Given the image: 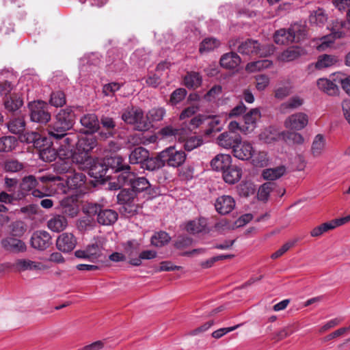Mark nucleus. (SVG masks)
<instances>
[{
    "mask_svg": "<svg viewBox=\"0 0 350 350\" xmlns=\"http://www.w3.org/2000/svg\"><path fill=\"white\" fill-rule=\"evenodd\" d=\"M272 65V62L269 59H261L250 62L246 65L245 70L250 72L259 71L262 69L268 68Z\"/></svg>",
    "mask_w": 350,
    "mask_h": 350,
    "instance_id": "45",
    "label": "nucleus"
},
{
    "mask_svg": "<svg viewBox=\"0 0 350 350\" xmlns=\"http://www.w3.org/2000/svg\"><path fill=\"white\" fill-rule=\"evenodd\" d=\"M100 122L102 126L107 130V133H105V137H109L112 136L116 126L113 118L107 116H103Z\"/></svg>",
    "mask_w": 350,
    "mask_h": 350,
    "instance_id": "58",
    "label": "nucleus"
},
{
    "mask_svg": "<svg viewBox=\"0 0 350 350\" xmlns=\"http://www.w3.org/2000/svg\"><path fill=\"white\" fill-rule=\"evenodd\" d=\"M291 34V42H299L306 36V27L304 25L295 23L288 28Z\"/></svg>",
    "mask_w": 350,
    "mask_h": 350,
    "instance_id": "32",
    "label": "nucleus"
},
{
    "mask_svg": "<svg viewBox=\"0 0 350 350\" xmlns=\"http://www.w3.org/2000/svg\"><path fill=\"white\" fill-rule=\"evenodd\" d=\"M51 243V237L50 234L44 230L34 232L31 238V246L39 250H46Z\"/></svg>",
    "mask_w": 350,
    "mask_h": 350,
    "instance_id": "11",
    "label": "nucleus"
},
{
    "mask_svg": "<svg viewBox=\"0 0 350 350\" xmlns=\"http://www.w3.org/2000/svg\"><path fill=\"white\" fill-rule=\"evenodd\" d=\"M274 183L271 182H267L262 185L258 191L257 196L258 200L261 201H266L269 196L270 192L273 190Z\"/></svg>",
    "mask_w": 350,
    "mask_h": 350,
    "instance_id": "59",
    "label": "nucleus"
},
{
    "mask_svg": "<svg viewBox=\"0 0 350 350\" xmlns=\"http://www.w3.org/2000/svg\"><path fill=\"white\" fill-rule=\"evenodd\" d=\"M303 50L299 47H289L280 55V59L284 62H291L297 59L303 54Z\"/></svg>",
    "mask_w": 350,
    "mask_h": 350,
    "instance_id": "36",
    "label": "nucleus"
},
{
    "mask_svg": "<svg viewBox=\"0 0 350 350\" xmlns=\"http://www.w3.org/2000/svg\"><path fill=\"white\" fill-rule=\"evenodd\" d=\"M71 129L72 127L56 117L55 121L47 129V132L50 137L59 140Z\"/></svg>",
    "mask_w": 350,
    "mask_h": 350,
    "instance_id": "14",
    "label": "nucleus"
},
{
    "mask_svg": "<svg viewBox=\"0 0 350 350\" xmlns=\"http://www.w3.org/2000/svg\"><path fill=\"white\" fill-rule=\"evenodd\" d=\"M309 21L311 24L321 27L325 25L327 22V16L323 9L318 8L317 10L311 12L309 17Z\"/></svg>",
    "mask_w": 350,
    "mask_h": 350,
    "instance_id": "37",
    "label": "nucleus"
},
{
    "mask_svg": "<svg viewBox=\"0 0 350 350\" xmlns=\"http://www.w3.org/2000/svg\"><path fill=\"white\" fill-rule=\"evenodd\" d=\"M55 170L57 174L64 176L59 178V180H65L68 174H70L75 170L71 167L70 163L66 161L56 163Z\"/></svg>",
    "mask_w": 350,
    "mask_h": 350,
    "instance_id": "56",
    "label": "nucleus"
},
{
    "mask_svg": "<svg viewBox=\"0 0 350 350\" xmlns=\"http://www.w3.org/2000/svg\"><path fill=\"white\" fill-rule=\"evenodd\" d=\"M68 222L66 218L60 215H56L52 217L47 222L48 228L56 232L63 231L67 226Z\"/></svg>",
    "mask_w": 350,
    "mask_h": 350,
    "instance_id": "28",
    "label": "nucleus"
},
{
    "mask_svg": "<svg viewBox=\"0 0 350 350\" xmlns=\"http://www.w3.org/2000/svg\"><path fill=\"white\" fill-rule=\"evenodd\" d=\"M18 142L15 137L5 136L0 138V152H10L15 148Z\"/></svg>",
    "mask_w": 350,
    "mask_h": 350,
    "instance_id": "50",
    "label": "nucleus"
},
{
    "mask_svg": "<svg viewBox=\"0 0 350 350\" xmlns=\"http://www.w3.org/2000/svg\"><path fill=\"white\" fill-rule=\"evenodd\" d=\"M103 250V247L100 242L96 241L95 243L88 245L86 247L88 258L92 261L98 259L102 256Z\"/></svg>",
    "mask_w": 350,
    "mask_h": 350,
    "instance_id": "38",
    "label": "nucleus"
},
{
    "mask_svg": "<svg viewBox=\"0 0 350 350\" xmlns=\"http://www.w3.org/2000/svg\"><path fill=\"white\" fill-rule=\"evenodd\" d=\"M165 114V111L163 107L153 108L147 113L146 120L151 124V122H158L163 120Z\"/></svg>",
    "mask_w": 350,
    "mask_h": 350,
    "instance_id": "57",
    "label": "nucleus"
},
{
    "mask_svg": "<svg viewBox=\"0 0 350 350\" xmlns=\"http://www.w3.org/2000/svg\"><path fill=\"white\" fill-rule=\"evenodd\" d=\"M240 63V57L234 52L225 53L220 59V65L226 69H234L239 66Z\"/></svg>",
    "mask_w": 350,
    "mask_h": 350,
    "instance_id": "25",
    "label": "nucleus"
},
{
    "mask_svg": "<svg viewBox=\"0 0 350 350\" xmlns=\"http://www.w3.org/2000/svg\"><path fill=\"white\" fill-rule=\"evenodd\" d=\"M157 252L154 250H144L139 254L137 258L129 260V264L135 267H139L142 264V260H151L157 257Z\"/></svg>",
    "mask_w": 350,
    "mask_h": 350,
    "instance_id": "43",
    "label": "nucleus"
},
{
    "mask_svg": "<svg viewBox=\"0 0 350 350\" xmlns=\"http://www.w3.org/2000/svg\"><path fill=\"white\" fill-rule=\"evenodd\" d=\"M121 118L126 124L134 125L138 131H147L152 126L144 118L143 111L139 108L127 107L123 111Z\"/></svg>",
    "mask_w": 350,
    "mask_h": 350,
    "instance_id": "2",
    "label": "nucleus"
},
{
    "mask_svg": "<svg viewBox=\"0 0 350 350\" xmlns=\"http://www.w3.org/2000/svg\"><path fill=\"white\" fill-rule=\"evenodd\" d=\"M170 239V235L167 232L159 231L151 237V244L155 247H161L167 244Z\"/></svg>",
    "mask_w": 350,
    "mask_h": 350,
    "instance_id": "46",
    "label": "nucleus"
},
{
    "mask_svg": "<svg viewBox=\"0 0 350 350\" xmlns=\"http://www.w3.org/2000/svg\"><path fill=\"white\" fill-rule=\"evenodd\" d=\"M161 157L163 159L165 165L178 167L185 163L187 155L182 150H177L175 146H170L161 152Z\"/></svg>",
    "mask_w": 350,
    "mask_h": 350,
    "instance_id": "3",
    "label": "nucleus"
},
{
    "mask_svg": "<svg viewBox=\"0 0 350 350\" xmlns=\"http://www.w3.org/2000/svg\"><path fill=\"white\" fill-rule=\"evenodd\" d=\"M149 154V151L143 147L135 148L129 155V163L132 165L139 164L142 168Z\"/></svg>",
    "mask_w": 350,
    "mask_h": 350,
    "instance_id": "20",
    "label": "nucleus"
},
{
    "mask_svg": "<svg viewBox=\"0 0 350 350\" xmlns=\"http://www.w3.org/2000/svg\"><path fill=\"white\" fill-rule=\"evenodd\" d=\"M56 117L72 128L75 122V114L72 107L61 109Z\"/></svg>",
    "mask_w": 350,
    "mask_h": 350,
    "instance_id": "35",
    "label": "nucleus"
},
{
    "mask_svg": "<svg viewBox=\"0 0 350 350\" xmlns=\"http://www.w3.org/2000/svg\"><path fill=\"white\" fill-rule=\"evenodd\" d=\"M107 167L114 172L115 175L111 178V180L116 176L122 173L123 172L130 171L131 167L124 162V159L120 155H114L105 160Z\"/></svg>",
    "mask_w": 350,
    "mask_h": 350,
    "instance_id": "7",
    "label": "nucleus"
},
{
    "mask_svg": "<svg viewBox=\"0 0 350 350\" xmlns=\"http://www.w3.org/2000/svg\"><path fill=\"white\" fill-rule=\"evenodd\" d=\"M224 180L230 185L237 183L241 178V169L236 165H230L222 172Z\"/></svg>",
    "mask_w": 350,
    "mask_h": 350,
    "instance_id": "22",
    "label": "nucleus"
},
{
    "mask_svg": "<svg viewBox=\"0 0 350 350\" xmlns=\"http://www.w3.org/2000/svg\"><path fill=\"white\" fill-rule=\"evenodd\" d=\"M260 112L256 108L251 109L248 113H247L244 116L243 118L245 124V128L247 132H249L254 129V128L255 127L256 122L260 118Z\"/></svg>",
    "mask_w": 350,
    "mask_h": 350,
    "instance_id": "33",
    "label": "nucleus"
},
{
    "mask_svg": "<svg viewBox=\"0 0 350 350\" xmlns=\"http://www.w3.org/2000/svg\"><path fill=\"white\" fill-rule=\"evenodd\" d=\"M65 180L69 189H75L84 185L86 176L83 173L74 170L70 174H68Z\"/></svg>",
    "mask_w": 350,
    "mask_h": 350,
    "instance_id": "23",
    "label": "nucleus"
},
{
    "mask_svg": "<svg viewBox=\"0 0 350 350\" xmlns=\"http://www.w3.org/2000/svg\"><path fill=\"white\" fill-rule=\"evenodd\" d=\"M124 186H129L135 193H137L148 189L150 184L145 177H138L131 171L123 172L109 183L110 190H118Z\"/></svg>",
    "mask_w": 350,
    "mask_h": 350,
    "instance_id": "1",
    "label": "nucleus"
},
{
    "mask_svg": "<svg viewBox=\"0 0 350 350\" xmlns=\"http://www.w3.org/2000/svg\"><path fill=\"white\" fill-rule=\"evenodd\" d=\"M318 88L329 95H333L336 93L338 87L330 80L327 79H320L317 81Z\"/></svg>",
    "mask_w": 350,
    "mask_h": 350,
    "instance_id": "49",
    "label": "nucleus"
},
{
    "mask_svg": "<svg viewBox=\"0 0 350 350\" xmlns=\"http://www.w3.org/2000/svg\"><path fill=\"white\" fill-rule=\"evenodd\" d=\"M96 144V141L92 135L83 136L80 138L78 137L77 142V148L79 151L85 152V156L88 152L92 150Z\"/></svg>",
    "mask_w": 350,
    "mask_h": 350,
    "instance_id": "29",
    "label": "nucleus"
},
{
    "mask_svg": "<svg viewBox=\"0 0 350 350\" xmlns=\"http://www.w3.org/2000/svg\"><path fill=\"white\" fill-rule=\"evenodd\" d=\"M325 147V139L322 134L317 135L312 142L311 152L315 157H319L323 152Z\"/></svg>",
    "mask_w": 350,
    "mask_h": 350,
    "instance_id": "34",
    "label": "nucleus"
},
{
    "mask_svg": "<svg viewBox=\"0 0 350 350\" xmlns=\"http://www.w3.org/2000/svg\"><path fill=\"white\" fill-rule=\"evenodd\" d=\"M9 131L14 134H20L25 131V121L23 117L12 119L8 123Z\"/></svg>",
    "mask_w": 350,
    "mask_h": 350,
    "instance_id": "42",
    "label": "nucleus"
},
{
    "mask_svg": "<svg viewBox=\"0 0 350 350\" xmlns=\"http://www.w3.org/2000/svg\"><path fill=\"white\" fill-rule=\"evenodd\" d=\"M165 166L163 159L161 157V152L156 157H150L146 159L142 169L148 171H156Z\"/></svg>",
    "mask_w": 350,
    "mask_h": 350,
    "instance_id": "31",
    "label": "nucleus"
},
{
    "mask_svg": "<svg viewBox=\"0 0 350 350\" xmlns=\"http://www.w3.org/2000/svg\"><path fill=\"white\" fill-rule=\"evenodd\" d=\"M348 23L347 20L346 21L338 19L333 21L330 25V30L333 37L334 38H342L345 35V31L350 29V25Z\"/></svg>",
    "mask_w": 350,
    "mask_h": 350,
    "instance_id": "26",
    "label": "nucleus"
},
{
    "mask_svg": "<svg viewBox=\"0 0 350 350\" xmlns=\"http://www.w3.org/2000/svg\"><path fill=\"white\" fill-rule=\"evenodd\" d=\"M278 137V131L271 127L265 129L259 135V139L267 144L271 143L272 142L276 140Z\"/></svg>",
    "mask_w": 350,
    "mask_h": 350,
    "instance_id": "54",
    "label": "nucleus"
},
{
    "mask_svg": "<svg viewBox=\"0 0 350 350\" xmlns=\"http://www.w3.org/2000/svg\"><path fill=\"white\" fill-rule=\"evenodd\" d=\"M291 34L289 29H280L274 34V41L278 44H288L291 43Z\"/></svg>",
    "mask_w": 350,
    "mask_h": 350,
    "instance_id": "52",
    "label": "nucleus"
},
{
    "mask_svg": "<svg viewBox=\"0 0 350 350\" xmlns=\"http://www.w3.org/2000/svg\"><path fill=\"white\" fill-rule=\"evenodd\" d=\"M203 143V140L201 137L192 136L187 138L184 143V148L187 151H191L193 149L200 146Z\"/></svg>",
    "mask_w": 350,
    "mask_h": 350,
    "instance_id": "61",
    "label": "nucleus"
},
{
    "mask_svg": "<svg viewBox=\"0 0 350 350\" xmlns=\"http://www.w3.org/2000/svg\"><path fill=\"white\" fill-rule=\"evenodd\" d=\"M1 245L5 251L12 253H21L27 250V246L22 240L11 235L3 239Z\"/></svg>",
    "mask_w": 350,
    "mask_h": 350,
    "instance_id": "10",
    "label": "nucleus"
},
{
    "mask_svg": "<svg viewBox=\"0 0 350 350\" xmlns=\"http://www.w3.org/2000/svg\"><path fill=\"white\" fill-rule=\"evenodd\" d=\"M337 62V58L331 55H322L318 58L315 64V68L319 70L329 68L334 65Z\"/></svg>",
    "mask_w": 350,
    "mask_h": 350,
    "instance_id": "41",
    "label": "nucleus"
},
{
    "mask_svg": "<svg viewBox=\"0 0 350 350\" xmlns=\"http://www.w3.org/2000/svg\"><path fill=\"white\" fill-rule=\"evenodd\" d=\"M185 230L188 233L193 235L200 233L207 234L210 232L207 219L205 217H199L188 221L185 224Z\"/></svg>",
    "mask_w": 350,
    "mask_h": 350,
    "instance_id": "8",
    "label": "nucleus"
},
{
    "mask_svg": "<svg viewBox=\"0 0 350 350\" xmlns=\"http://www.w3.org/2000/svg\"><path fill=\"white\" fill-rule=\"evenodd\" d=\"M77 245V239L72 233L64 232L57 239V248L64 253L72 251Z\"/></svg>",
    "mask_w": 350,
    "mask_h": 350,
    "instance_id": "12",
    "label": "nucleus"
},
{
    "mask_svg": "<svg viewBox=\"0 0 350 350\" xmlns=\"http://www.w3.org/2000/svg\"><path fill=\"white\" fill-rule=\"evenodd\" d=\"M285 172L286 168L284 166L282 165L265 170L262 172V176L266 180H274L280 178Z\"/></svg>",
    "mask_w": 350,
    "mask_h": 350,
    "instance_id": "40",
    "label": "nucleus"
},
{
    "mask_svg": "<svg viewBox=\"0 0 350 350\" xmlns=\"http://www.w3.org/2000/svg\"><path fill=\"white\" fill-rule=\"evenodd\" d=\"M202 79L198 72H191L184 78L185 85L189 88H196L202 83Z\"/></svg>",
    "mask_w": 350,
    "mask_h": 350,
    "instance_id": "44",
    "label": "nucleus"
},
{
    "mask_svg": "<svg viewBox=\"0 0 350 350\" xmlns=\"http://www.w3.org/2000/svg\"><path fill=\"white\" fill-rule=\"evenodd\" d=\"M215 206L218 213L226 215L234 209L235 201L230 196H222L217 199Z\"/></svg>",
    "mask_w": 350,
    "mask_h": 350,
    "instance_id": "18",
    "label": "nucleus"
},
{
    "mask_svg": "<svg viewBox=\"0 0 350 350\" xmlns=\"http://www.w3.org/2000/svg\"><path fill=\"white\" fill-rule=\"evenodd\" d=\"M117 198L119 204L128 206L129 213L137 211V206L134 204L135 194L132 189H122Z\"/></svg>",
    "mask_w": 350,
    "mask_h": 350,
    "instance_id": "17",
    "label": "nucleus"
},
{
    "mask_svg": "<svg viewBox=\"0 0 350 350\" xmlns=\"http://www.w3.org/2000/svg\"><path fill=\"white\" fill-rule=\"evenodd\" d=\"M232 163V157L228 154H218L211 161L212 169L223 172Z\"/></svg>",
    "mask_w": 350,
    "mask_h": 350,
    "instance_id": "19",
    "label": "nucleus"
},
{
    "mask_svg": "<svg viewBox=\"0 0 350 350\" xmlns=\"http://www.w3.org/2000/svg\"><path fill=\"white\" fill-rule=\"evenodd\" d=\"M118 217V215L116 211L102 208L97 217V221L101 225L109 226L115 223Z\"/></svg>",
    "mask_w": 350,
    "mask_h": 350,
    "instance_id": "24",
    "label": "nucleus"
},
{
    "mask_svg": "<svg viewBox=\"0 0 350 350\" xmlns=\"http://www.w3.org/2000/svg\"><path fill=\"white\" fill-rule=\"evenodd\" d=\"M237 51L243 55H257L262 57H265L270 53V49L260 45L258 41L254 40H247L239 43Z\"/></svg>",
    "mask_w": 350,
    "mask_h": 350,
    "instance_id": "5",
    "label": "nucleus"
},
{
    "mask_svg": "<svg viewBox=\"0 0 350 350\" xmlns=\"http://www.w3.org/2000/svg\"><path fill=\"white\" fill-rule=\"evenodd\" d=\"M304 104V99L300 96H295L289 98L287 101L283 103L280 106L282 112H286L290 109H295Z\"/></svg>",
    "mask_w": 350,
    "mask_h": 350,
    "instance_id": "48",
    "label": "nucleus"
},
{
    "mask_svg": "<svg viewBox=\"0 0 350 350\" xmlns=\"http://www.w3.org/2000/svg\"><path fill=\"white\" fill-rule=\"evenodd\" d=\"M295 332L293 324H289L276 332L273 337L277 341L283 340Z\"/></svg>",
    "mask_w": 350,
    "mask_h": 350,
    "instance_id": "64",
    "label": "nucleus"
},
{
    "mask_svg": "<svg viewBox=\"0 0 350 350\" xmlns=\"http://www.w3.org/2000/svg\"><path fill=\"white\" fill-rule=\"evenodd\" d=\"M40 157L45 162H51L56 159V152L53 148L49 146L40 147Z\"/></svg>",
    "mask_w": 350,
    "mask_h": 350,
    "instance_id": "62",
    "label": "nucleus"
},
{
    "mask_svg": "<svg viewBox=\"0 0 350 350\" xmlns=\"http://www.w3.org/2000/svg\"><path fill=\"white\" fill-rule=\"evenodd\" d=\"M10 235L14 237H22L27 231V226L22 221H16L10 225Z\"/></svg>",
    "mask_w": 350,
    "mask_h": 350,
    "instance_id": "51",
    "label": "nucleus"
},
{
    "mask_svg": "<svg viewBox=\"0 0 350 350\" xmlns=\"http://www.w3.org/2000/svg\"><path fill=\"white\" fill-rule=\"evenodd\" d=\"M38 181L35 176L29 175L25 176L20 184L19 190L16 193V198L21 200L25 197L29 191H32L34 197L42 198L44 196V193L38 189H36Z\"/></svg>",
    "mask_w": 350,
    "mask_h": 350,
    "instance_id": "6",
    "label": "nucleus"
},
{
    "mask_svg": "<svg viewBox=\"0 0 350 350\" xmlns=\"http://www.w3.org/2000/svg\"><path fill=\"white\" fill-rule=\"evenodd\" d=\"M308 123V116L302 112L295 113L288 116L285 122L286 128L299 131L305 128Z\"/></svg>",
    "mask_w": 350,
    "mask_h": 350,
    "instance_id": "9",
    "label": "nucleus"
},
{
    "mask_svg": "<svg viewBox=\"0 0 350 350\" xmlns=\"http://www.w3.org/2000/svg\"><path fill=\"white\" fill-rule=\"evenodd\" d=\"M141 242L136 239L129 240L124 243H123L122 245L125 252V255L126 256H128L129 260H131V258H137V254L140 253L139 251L141 248Z\"/></svg>",
    "mask_w": 350,
    "mask_h": 350,
    "instance_id": "27",
    "label": "nucleus"
},
{
    "mask_svg": "<svg viewBox=\"0 0 350 350\" xmlns=\"http://www.w3.org/2000/svg\"><path fill=\"white\" fill-rule=\"evenodd\" d=\"M30 118L33 122L46 124L51 120L48 105L43 101H34L29 104Z\"/></svg>",
    "mask_w": 350,
    "mask_h": 350,
    "instance_id": "4",
    "label": "nucleus"
},
{
    "mask_svg": "<svg viewBox=\"0 0 350 350\" xmlns=\"http://www.w3.org/2000/svg\"><path fill=\"white\" fill-rule=\"evenodd\" d=\"M109 172V168L107 167L105 161L94 162L89 170V174L97 180H105L108 178L111 180V174Z\"/></svg>",
    "mask_w": 350,
    "mask_h": 350,
    "instance_id": "13",
    "label": "nucleus"
},
{
    "mask_svg": "<svg viewBox=\"0 0 350 350\" xmlns=\"http://www.w3.org/2000/svg\"><path fill=\"white\" fill-rule=\"evenodd\" d=\"M50 103L55 107H62L66 103L65 94L59 90L53 92L51 95Z\"/></svg>",
    "mask_w": 350,
    "mask_h": 350,
    "instance_id": "60",
    "label": "nucleus"
},
{
    "mask_svg": "<svg viewBox=\"0 0 350 350\" xmlns=\"http://www.w3.org/2000/svg\"><path fill=\"white\" fill-rule=\"evenodd\" d=\"M13 267L17 271L22 272L27 270H41L44 266L41 262L29 259H18L14 263Z\"/></svg>",
    "mask_w": 350,
    "mask_h": 350,
    "instance_id": "21",
    "label": "nucleus"
},
{
    "mask_svg": "<svg viewBox=\"0 0 350 350\" xmlns=\"http://www.w3.org/2000/svg\"><path fill=\"white\" fill-rule=\"evenodd\" d=\"M21 141L25 142L27 144H33L34 146L41 147L42 142L46 140L45 137H41V135L37 132H27L25 133L21 137Z\"/></svg>",
    "mask_w": 350,
    "mask_h": 350,
    "instance_id": "47",
    "label": "nucleus"
},
{
    "mask_svg": "<svg viewBox=\"0 0 350 350\" xmlns=\"http://www.w3.org/2000/svg\"><path fill=\"white\" fill-rule=\"evenodd\" d=\"M103 206L97 203L86 202L83 205V211L89 216L98 215Z\"/></svg>",
    "mask_w": 350,
    "mask_h": 350,
    "instance_id": "63",
    "label": "nucleus"
},
{
    "mask_svg": "<svg viewBox=\"0 0 350 350\" xmlns=\"http://www.w3.org/2000/svg\"><path fill=\"white\" fill-rule=\"evenodd\" d=\"M81 124L87 128L90 132L94 133L99 129V121L94 113L84 115L80 120Z\"/></svg>",
    "mask_w": 350,
    "mask_h": 350,
    "instance_id": "30",
    "label": "nucleus"
},
{
    "mask_svg": "<svg viewBox=\"0 0 350 350\" xmlns=\"http://www.w3.org/2000/svg\"><path fill=\"white\" fill-rule=\"evenodd\" d=\"M23 167L24 165L23 163L14 159H7L3 163V168L7 172H18L22 170Z\"/></svg>",
    "mask_w": 350,
    "mask_h": 350,
    "instance_id": "53",
    "label": "nucleus"
},
{
    "mask_svg": "<svg viewBox=\"0 0 350 350\" xmlns=\"http://www.w3.org/2000/svg\"><path fill=\"white\" fill-rule=\"evenodd\" d=\"M241 137L238 133L224 132L217 137L218 144L226 149L233 148L237 144H240Z\"/></svg>",
    "mask_w": 350,
    "mask_h": 350,
    "instance_id": "15",
    "label": "nucleus"
},
{
    "mask_svg": "<svg viewBox=\"0 0 350 350\" xmlns=\"http://www.w3.org/2000/svg\"><path fill=\"white\" fill-rule=\"evenodd\" d=\"M220 44L218 40L213 38H207L202 40L200 46V52L201 53L208 52L217 48Z\"/></svg>",
    "mask_w": 350,
    "mask_h": 350,
    "instance_id": "55",
    "label": "nucleus"
},
{
    "mask_svg": "<svg viewBox=\"0 0 350 350\" xmlns=\"http://www.w3.org/2000/svg\"><path fill=\"white\" fill-rule=\"evenodd\" d=\"M233 155L242 161H247L251 159L254 154V148L252 144L247 142L237 144L232 150Z\"/></svg>",
    "mask_w": 350,
    "mask_h": 350,
    "instance_id": "16",
    "label": "nucleus"
},
{
    "mask_svg": "<svg viewBox=\"0 0 350 350\" xmlns=\"http://www.w3.org/2000/svg\"><path fill=\"white\" fill-rule=\"evenodd\" d=\"M23 100L16 94H10L4 100L5 109L10 111H15L22 107Z\"/></svg>",
    "mask_w": 350,
    "mask_h": 350,
    "instance_id": "39",
    "label": "nucleus"
}]
</instances>
